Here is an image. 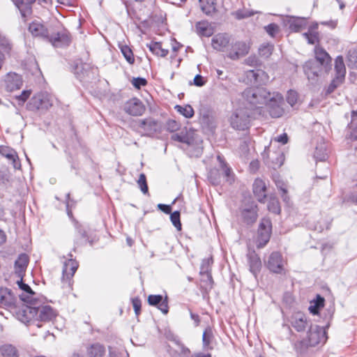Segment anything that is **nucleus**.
Here are the masks:
<instances>
[{
    "label": "nucleus",
    "mask_w": 357,
    "mask_h": 357,
    "mask_svg": "<svg viewBox=\"0 0 357 357\" xmlns=\"http://www.w3.org/2000/svg\"><path fill=\"white\" fill-rule=\"evenodd\" d=\"M0 307L9 311L17 320L27 321L24 315H22L29 310L27 304L20 302L12 290L7 287H0Z\"/></svg>",
    "instance_id": "obj_2"
},
{
    "label": "nucleus",
    "mask_w": 357,
    "mask_h": 357,
    "mask_svg": "<svg viewBox=\"0 0 357 357\" xmlns=\"http://www.w3.org/2000/svg\"><path fill=\"white\" fill-rule=\"evenodd\" d=\"M326 339V332L324 327L312 325L307 331L306 337L302 340L298 344L301 348L312 347L320 343H324Z\"/></svg>",
    "instance_id": "obj_5"
},
{
    "label": "nucleus",
    "mask_w": 357,
    "mask_h": 357,
    "mask_svg": "<svg viewBox=\"0 0 357 357\" xmlns=\"http://www.w3.org/2000/svg\"><path fill=\"white\" fill-rule=\"evenodd\" d=\"M47 40L54 47H65L71 43V36L69 31L66 29L57 31L56 33H50Z\"/></svg>",
    "instance_id": "obj_9"
},
{
    "label": "nucleus",
    "mask_w": 357,
    "mask_h": 357,
    "mask_svg": "<svg viewBox=\"0 0 357 357\" xmlns=\"http://www.w3.org/2000/svg\"><path fill=\"white\" fill-rule=\"evenodd\" d=\"M267 207L268 211L273 213L279 214L280 213L279 202L274 198L270 199Z\"/></svg>",
    "instance_id": "obj_50"
},
{
    "label": "nucleus",
    "mask_w": 357,
    "mask_h": 357,
    "mask_svg": "<svg viewBox=\"0 0 357 357\" xmlns=\"http://www.w3.org/2000/svg\"><path fill=\"white\" fill-rule=\"evenodd\" d=\"M146 46L149 50L156 56L165 57L169 53L168 50L162 47V45L160 42H151L147 44Z\"/></svg>",
    "instance_id": "obj_32"
},
{
    "label": "nucleus",
    "mask_w": 357,
    "mask_h": 357,
    "mask_svg": "<svg viewBox=\"0 0 357 357\" xmlns=\"http://www.w3.org/2000/svg\"><path fill=\"white\" fill-rule=\"evenodd\" d=\"M121 51L128 63L130 64H133L135 63L132 51L128 45H122L121 47Z\"/></svg>",
    "instance_id": "obj_46"
},
{
    "label": "nucleus",
    "mask_w": 357,
    "mask_h": 357,
    "mask_svg": "<svg viewBox=\"0 0 357 357\" xmlns=\"http://www.w3.org/2000/svg\"><path fill=\"white\" fill-rule=\"evenodd\" d=\"M137 184L143 194L149 195V188L144 174H140L137 180Z\"/></svg>",
    "instance_id": "obj_49"
},
{
    "label": "nucleus",
    "mask_w": 357,
    "mask_h": 357,
    "mask_svg": "<svg viewBox=\"0 0 357 357\" xmlns=\"http://www.w3.org/2000/svg\"><path fill=\"white\" fill-rule=\"evenodd\" d=\"M17 284L19 288L23 291L19 296L20 300L24 303H29V305H35V302L37 301L35 298L36 293L27 284L23 282V278H20V280L17 281Z\"/></svg>",
    "instance_id": "obj_17"
},
{
    "label": "nucleus",
    "mask_w": 357,
    "mask_h": 357,
    "mask_svg": "<svg viewBox=\"0 0 357 357\" xmlns=\"http://www.w3.org/2000/svg\"><path fill=\"white\" fill-rule=\"evenodd\" d=\"M267 33L271 37H274L280 31L279 26L275 23L269 24L264 27Z\"/></svg>",
    "instance_id": "obj_54"
},
{
    "label": "nucleus",
    "mask_w": 357,
    "mask_h": 357,
    "mask_svg": "<svg viewBox=\"0 0 357 357\" xmlns=\"http://www.w3.org/2000/svg\"><path fill=\"white\" fill-rule=\"evenodd\" d=\"M132 306H133L135 314L139 315V314L141 312V306H142L140 299L138 298H134L132 299Z\"/></svg>",
    "instance_id": "obj_60"
},
{
    "label": "nucleus",
    "mask_w": 357,
    "mask_h": 357,
    "mask_svg": "<svg viewBox=\"0 0 357 357\" xmlns=\"http://www.w3.org/2000/svg\"><path fill=\"white\" fill-rule=\"evenodd\" d=\"M250 271L256 277L261 267V261L258 255L255 252H249L247 255Z\"/></svg>",
    "instance_id": "obj_25"
},
{
    "label": "nucleus",
    "mask_w": 357,
    "mask_h": 357,
    "mask_svg": "<svg viewBox=\"0 0 357 357\" xmlns=\"http://www.w3.org/2000/svg\"><path fill=\"white\" fill-rule=\"evenodd\" d=\"M105 354L104 346L100 344H92L88 349V355L89 357H103Z\"/></svg>",
    "instance_id": "obj_36"
},
{
    "label": "nucleus",
    "mask_w": 357,
    "mask_h": 357,
    "mask_svg": "<svg viewBox=\"0 0 357 357\" xmlns=\"http://www.w3.org/2000/svg\"><path fill=\"white\" fill-rule=\"evenodd\" d=\"M347 57L349 67L357 68V49L349 50Z\"/></svg>",
    "instance_id": "obj_47"
},
{
    "label": "nucleus",
    "mask_w": 357,
    "mask_h": 357,
    "mask_svg": "<svg viewBox=\"0 0 357 357\" xmlns=\"http://www.w3.org/2000/svg\"><path fill=\"white\" fill-rule=\"evenodd\" d=\"M211 45L213 49L227 53L230 45V37L225 33L215 34L212 38Z\"/></svg>",
    "instance_id": "obj_15"
},
{
    "label": "nucleus",
    "mask_w": 357,
    "mask_h": 357,
    "mask_svg": "<svg viewBox=\"0 0 357 357\" xmlns=\"http://www.w3.org/2000/svg\"><path fill=\"white\" fill-rule=\"evenodd\" d=\"M255 12L248 10H238L235 12L234 16L238 20H242L254 15Z\"/></svg>",
    "instance_id": "obj_55"
},
{
    "label": "nucleus",
    "mask_w": 357,
    "mask_h": 357,
    "mask_svg": "<svg viewBox=\"0 0 357 357\" xmlns=\"http://www.w3.org/2000/svg\"><path fill=\"white\" fill-rule=\"evenodd\" d=\"M124 110L132 116H141L144 113L145 107L139 99L134 98L126 102Z\"/></svg>",
    "instance_id": "obj_20"
},
{
    "label": "nucleus",
    "mask_w": 357,
    "mask_h": 357,
    "mask_svg": "<svg viewBox=\"0 0 357 357\" xmlns=\"http://www.w3.org/2000/svg\"><path fill=\"white\" fill-rule=\"evenodd\" d=\"M241 216L247 224L254 223L257 218V206L252 202L245 206L241 210Z\"/></svg>",
    "instance_id": "obj_21"
},
{
    "label": "nucleus",
    "mask_w": 357,
    "mask_h": 357,
    "mask_svg": "<svg viewBox=\"0 0 357 357\" xmlns=\"http://www.w3.org/2000/svg\"><path fill=\"white\" fill-rule=\"evenodd\" d=\"M29 31L33 36L46 40L50 33V30L46 27V26L39 20H34L29 24Z\"/></svg>",
    "instance_id": "obj_16"
},
{
    "label": "nucleus",
    "mask_w": 357,
    "mask_h": 357,
    "mask_svg": "<svg viewBox=\"0 0 357 357\" xmlns=\"http://www.w3.org/2000/svg\"><path fill=\"white\" fill-rule=\"evenodd\" d=\"M253 192L259 202H265L266 198V186L263 180L260 178L255 179L253 183Z\"/></svg>",
    "instance_id": "obj_26"
},
{
    "label": "nucleus",
    "mask_w": 357,
    "mask_h": 357,
    "mask_svg": "<svg viewBox=\"0 0 357 357\" xmlns=\"http://www.w3.org/2000/svg\"><path fill=\"white\" fill-rule=\"evenodd\" d=\"M15 4L19 9L22 17L25 18L31 13V6H29V3L24 2L23 0H15Z\"/></svg>",
    "instance_id": "obj_41"
},
{
    "label": "nucleus",
    "mask_w": 357,
    "mask_h": 357,
    "mask_svg": "<svg viewBox=\"0 0 357 357\" xmlns=\"http://www.w3.org/2000/svg\"><path fill=\"white\" fill-rule=\"evenodd\" d=\"M0 354L3 357H18L17 349L10 344H5L0 346Z\"/></svg>",
    "instance_id": "obj_35"
},
{
    "label": "nucleus",
    "mask_w": 357,
    "mask_h": 357,
    "mask_svg": "<svg viewBox=\"0 0 357 357\" xmlns=\"http://www.w3.org/2000/svg\"><path fill=\"white\" fill-rule=\"evenodd\" d=\"M292 326L298 331H303L307 326V320L304 315H297L291 323Z\"/></svg>",
    "instance_id": "obj_37"
},
{
    "label": "nucleus",
    "mask_w": 357,
    "mask_h": 357,
    "mask_svg": "<svg viewBox=\"0 0 357 357\" xmlns=\"http://www.w3.org/2000/svg\"><path fill=\"white\" fill-rule=\"evenodd\" d=\"M314 54L315 59L306 61L303 66L304 73L309 80H314L322 68H326L331 62L329 54L320 47H315Z\"/></svg>",
    "instance_id": "obj_3"
},
{
    "label": "nucleus",
    "mask_w": 357,
    "mask_h": 357,
    "mask_svg": "<svg viewBox=\"0 0 357 357\" xmlns=\"http://www.w3.org/2000/svg\"><path fill=\"white\" fill-rule=\"evenodd\" d=\"M271 93L264 87H251L245 89L242 96L251 106L260 108L268 102Z\"/></svg>",
    "instance_id": "obj_4"
},
{
    "label": "nucleus",
    "mask_w": 357,
    "mask_h": 357,
    "mask_svg": "<svg viewBox=\"0 0 357 357\" xmlns=\"http://www.w3.org/2000/svg\"><path fill=\"white\" fill-rule=\"evenodd\" d=\"M22 78L21 75L15 73H8L3 80L2 85L9 92L20 89L22 86Z\"/></svg>",
    "instance_id": "obj_14"
},
{
    "label": "nucleus",
    "mask_w": 357,
    "mask_h": 357,
    "mask_svg": "<svg viewBox=\"0 0 357 357\" xmlns=\"http://www.w3.org/2000/svg\"><path fill=\"white\" fill-rule=\"evenodd\" d=\"M246 77L254 84L265 85L269 81L268 75L261 69L248 70Z\"/></svg>",
    "instance_id": "obj_18"
},
{
    "label": "nucleus",
    "mask_w": 357,
    "mask_h": 357,
    "mask_svg": "<svg viewBox=\"0 0 357 357\" xmlns=\"http://www.w3.org/2000/svg\"><path fill=\"white\" fill-rule=\"evenodd\" d=\"M317 29V24H316L314 26L311 27L310 29L303 34V36L307 40V43L311 45L315 44L319 39V33L316 31Z\"/></svg>",
    "instance_id": "obj_38"
},
{
    "label": "nucleus",
    "mask_w": 357,
    "mask_h": 357,
    "mask_svg": "<svg viewBox=\"0 0 357 357\" xmlns=\"http://www.w3.org/2000/svg\"><path fill=\"white\" fill-rule=\"evenodd\" d=\"M335 78L344 81L346 74V68L344 66L343 57L338 56L335 61Z\"/></svg>",
    "instance_id": "obj_31"
},
{
    "label": "nucleus",
    "mask_w": 357,
    "mask_h": 357,
    "mask_svg": "<svg viewBox=\"0 0 357 357\" xmlns=\"http://www.w3.org/2000/svg\"><path fill=\"white\" fill-rule=\"evenodd\" d=\"M284 24L293 32H298L307 26V18L294 16H287Z\"/></svg>",
    "instance_id": "obj_22"
},
{
    "label": "nucleus",
    "mask_w": 357,
    "mask_h": 357,
    "mask_svg": "<svg viewBox=\"0 0 357 357\" xmlns=\"http://www.w3.org/2000/svg\"><path fill=\"white\" fill-rule=\"evenodd\" d=\"M314 157L317 160L324 161L327 158L326 149L324 145L316 147Z\"/></svg>",
    "instance_id": "obj_44"
},
{
    "label": "nucleus",
    "mask_w": 357,
    "mask_h": 357,
    "mask_svg": "<svg viewBox=\"0 0 357 357\" xmlns=\"http://www.w3.org/2000/svg\"><path fill=\"white\" fill-rule=\"evenodd\" d=\"M283 102V97L282 96L276 92H273L271 95V98H268V102L266 103V105L268 107V112L270 115L273 118L280 117L284 110L282 107V104Z\"/></svg>",
    "instance_id": "obj_10"
},
{
    "label": "nucleus",
    "mask_w": 357,
    "mask_h": 357,
    "mask_svg": "<svg viewBox=\"0 0 357 357\" xmlns=\"http://www.w3.org/2000/svg\"><path fill=\"white\" fill-rule=\"evenodd\" d=\"M324 298L319 295L317 296L316 299L311 303L310 306L309 307V311L312 314H317L321 308L324 307Z\"/></svg>",
    "instance_id": "obj_39"
},
{
    "label": "nucleus",
    "mask_w": 357,
    "mask_h": 357,
    "mask_svg": "<svg viewBox=\"0 0 357 357\" xmlns=\"http://www.w3.org/2000/svg\"><path fill=\"white\" fill-rule=\"evenodd\" d=\"M217 159L222 167L227 181L229 183H232L234 181V174H233L231 168L227 166L222 156L218 155Z\"/></svg>",
    "instance_id": "obj_33"
},
{
    "label": "nucleus",
    "mask_w": 357,
    "mask_h": 357,
    "mask_svg": "<svg viewBox=\"0 0 357 357\" xmlns=\"http://www.w3.org/2000/svg\"><path fill=\"white\" fill-rule=\"evenodd\" d=\"M349 128L351 130V135L354 139H357V112H351V120L349 123Z\"/></svg>",
    "instance_id": "obj_48"
},
{
    "label": "nucleus",
    "mask_w": 357,
    "mask_h": 357,
    "mask_svg": "<svg viewBox=\"0 0 357 357\" xmlns=\"http://www.w3.org/2000/svg\"><path fill=\"white\" fill-rule=\"evenodd\" d=\"M69 259L63 261L62 281L68 283L70 287L71 279L78 268V263L72 258L71 254H69Z\"/></svg>",
    "instance_id": "obj_12"
},
{
    "label": "nucleus",
    "mask_w": 357,
    "mask_h": 357,
    "mask_svg": "<svg viewBox=\"0 0 357 357\" xmlns=\"http://www.w3.org/2000/svg\"><path fill=\"white\" fill-rule=\"evenodd\" d=\"M252 116L248 109H236L230 117V123L233 128L245 130L250 127Z\"/></svg>",
    "instance_id": "obj_6"
},
{
    "label": "nucleus",
    "mask_w": 357,
    "mask_h": 357,
    "mask_svg": "<svg viewBox=\"0 0 357 357\" xmlns=\"http://www.w3.org/2000/svg\"><path fill=\"white\" fill-rule=\"evenodd\" d=\"M194 84L197 86H202L205 84L204 77L200 75H197L194 78Z\"/></svg>",
    "instance_id": "obj_62"
},
{
    "label": "nucleus",
    "mask_w": 357,
    "mask_h": 357,
    "mask_svg": "<svg viewBox=\"0 0 357 357\" xmlns=\"http://www.w3.org/2000/svg\"><path fill=\"white\" fill-rule=\"evenodd\" d=\"M171 139L174 141H176L187 144H190L191 142V139L188 137L187 133L183 131L181 132L174 133L172 135Z\"/></svg>",
    "instance_id": "obj_43"
},
{
    "label": "nucleus",
    "mask_w": 357,
    "mask_h": 357,
    "mask_svg": "<svg viewBox=\"0 0 357 357\" xmlns=\"http://www.w3.org/2000/svg\"><path fill=\"white\" fill-rule=\"evenodd\" d=\"M166 126L168 131L174 132L179 130L180 124L175 120L169 119L167 121Z\"/></svg>",
    "instance_id": "obj_56"
},
{
    "label": "nucleus",
    "mask_w": 357,
    "mask_h": 357,
    "mask_svg": "<svg viewBox=\"0 0 357 357\" xmlns=\"http://www.w3.org/2000/svg\"><path fill=\"white\" fill-rule=\"evenodd\" d=\"M139 127L143 130L142 135L153 136L160 130L161 126L158 121L149 117L139 120Z\"/></svg>",
    "instance_id": "obj_13"
},
{
    "label": "nucleus",
    "mask_w": 357,
    "mask_h": 357,
    "mask_svg": "<svg viewBox=\"0 0 357 357\" xmlns=\"http://www.w3.org/2000/svg\"><path fill=\"white\" fill-rule=\"evenodd\" d=\"M31 93V90H24L20 96L16 97V98L19 101V104L20 105L24 104L26 102V100L29 98Z\"/></svg>",
    "instance_id": "obj_57"
},
{
    "label": "nucleus",
    "mask_w": 357,
    "mask_h": 357,
    "mask_svg": "<svg viewBox=\"0 0 357 357\" xmlns=\"http://www.w3.org/2000/svg\"><path fill=\"white\" fill-rule=\"evenodd\" d=\"M150 305L157 307L163 314L169 311L167 297L163 298L162 295H150L148 297Z\"/></svg>",
    "instance_id": "obj_23"
},
{
    "label": "nucleus",
    "mask_w": 357,
    "mask_h": 357,
    "mask_svg": "<svg viewBox=\"0 0 357 357\" xmlns=\"http://www.w3.org/2000/svg\"><path fill=\"white\" fill-rule=\"evenodd\" d=\"M27 308L29 310H26L25 313H22V315H24V319L27 321L20 319V321L26 325L35 324L39 326L36 322L52 321L57 316V311L55 309L48 305H37V301L35 302V305H27Z\"/></svg>",
    "instance_id": "obj_1"
},
{
    "label": "nucleus",
    "mask_w": 357,
    "mask_h": 357,
    "mask_svg": "<svg viewBox=\"0 0 357 357\" xmlns=\"http://www.w3.org/2000/svg\"><path fill=\"white\" fill-rule=\"evenodd\" d=\"M213 261L212 257L205 258L202 260L201 266H200V271L199 273L202 276H206L207 281L209 284L211 285L213 283V278L211 273V265L213 264Z\"/></svg>",
    "instance_id": "obj_29"
},
{
    "label": "nucleus",
    "mask_w": 357,
    "mask_h": 357,
    "mask_svg": "<svg viewBox=\"0 0 357 357\" xmlns=\"http://www.w3.org/2000/svg\"><path fill=\"white\" fill-rule=\"evenodd\" d=\"M29 264V257L26 254H21L15 261V273L18 278H23Z\"/></svg>",
    "instance_id": "obj_24"
},
{
    "label": "nucleus",
    "mask_w": 357,
    "mask_h": 357,
    "mask_svg": "<svg viewBox=\"0 0 357 357\" xmlns=\"http://www.w3.org/2000/svg\"><path fill=\"white\" fill-rule=\"evenodd\" d=\"M287 101L291 106L294 107L298 100V93L296 91L289 90L287 95Z\"/></svg>",
    "instance_id": "obj_53"
},
{
    "label": "nucleus",
    "mask_w": 357,
    "mask_h": 357,
    "mask_svg": "<svg viewBox=\"0 0 357 357\" xmlns=\"http://www.w3.org/2000/svg\"><path fill=\"white\" fill-rule=\"evenodd\" d=\"M272 231V223L269 218H262L257 231V246L264 248L269 241Z\"/></svg>",
    "instance_id": "obj_8"
},
{
    "label": "nucleus",
    "mask_w": 357,
    "mask_h": 357,
    "mask_svg": "<svg viewBox=\"0 0 357 357\" xmlns=\"http://www.w3.org/2000/svg\"><path fill=\"white\" fill-rule=\"evenodd\" d=\"M273 180L277 188L282 192V197L283 198V200L287 202L289 198L287 196V190L285 183L280 179L279 175L273 176Z\"/></svg>",
    "instance_id": "obj_42"
},
{
    "label": "nucleus",
    "mask_w": 357,
    "mask_h": 357,
    "mask_svg": "<svg viewBox=\"0 0 357 357\" xmlns=\"http://www.w3.org/2000/svg\"><path fill=\"white\" fill-rule=\"evenodd\" d=\"M158 208L166 214H169L172 212V207L169 205L158 204Z\"/></svg>",
    "instance_id": "obj_63"
},
{
    "label": "nucleus",
    "mask_w": 357,
    "mask_h": 357,
    "mask_svg": "<svg viewBox=\"0 0 357 357\" xmlns=\"http://www.w3.org/2000/svg\"><path fill=\"white\" fill-rule=\"evenodd\" d=\"M268 161L267 162L269 165L273 169L278 168L283 165L284 156L280 151L277 153H268Z\"/></svg>",
    "instance_id": "obj_30"
},
{
    "label": "nucleus",
    "mask_w": 357,
    "mask_h": 357,
    "mask_svg": "<svg viewBox=\"0 0 357 357\" xmlns=\"http://www.w3.org/2000/svg\"><path fill=\"white\" fill-rule=\"evenodd\" d=\"M197 33L200 36L209 37L213 34L214 29L206 20L197 22L195 24Z\"/></svg>",
    "instance_id": "obj_28"
},
{
    "label": "nucleus",
    "mask_w": 357,
    "mask_h": 357,
    "mask_svg": "<svg viewBox=\"0 0 357 357\" xmlns=\"http://www.w3.org/2000/svg\"><path fill=\"white\" fill-rule=\"evenodd\" d=\"M212 334L211 331H205L202 335L203 345L204 347H208L211 342Z\"/></svg>",
    "instance_id": "obj_59"
},
{
    "label": "nucleus",
    "mask_w": 357,
    "mask_h": 357,
    "mask_svg": "<svg viewBox=\"0 0 357 357\" xmlns=\"http://www.w3.org/2000/svg\"><path fill=\"white\" fill-rule=\"evenodd\" d=\"M342 80L341 79H339L337 78H334L331 83L329 84V86L327 87V89H326V91H325V95L326 96H328L329 94H331V93H333L335 89L339 86L342 83Z\"/></svg>",
    "instance_id": "obj_52"
},
{
    "label": "nucleus",
    "mask_w": 357,
    "mask_h": 357,
    "mask_svg": "<svg viewBox=\"0 0 357 357\" xmlns=\"http://www.w3.org/2000/svg\"><path fill=\"white\" fill-rule=\"evenodd\" d=\"M284 261L282 255L278 252H272L267 261L268 268L275 273H280L283 271Z\"/></svg>",
    "instance_id": "obj_19"
},
{
    "label": "nucleus",
    "mask_w": 357,
    "mask_h": 357,
    "mask_svg": "<svg viewBox=\"0 0 357 357\" xmlns=\"http://www.w3.org/2000/svg\"><path fill=\"white\" fill-rule=\"evenodd\" d=\"M273 50V45L270 43H264L259 48V54L260 56L268 58L269 57Z\"/></svg>",
    "instance_id": "obj_45"
},
{
    "label": "nucleus",
    "mask_w": 357,
    "mask_h": 357,
    "mask_svg": "<svg viewBox=\"0 0 357 357\" xmlns=\"http://www.w3.org/2000/svg\"><path fill=\"white\" fill-rule=\"evenodd\" d=\"M201 10L207 15L215 11V0H199Z\"/></svg>",
    "instance_id": "obj_34"
},
{
    "label": "nucleus",
    "mask_w": 357,
    "mask_h": 357,
    "mask_svg": "<svg viewBox=\"0 0 357 357\" xmlns=\"http://www.w3.org/2000/svg\"><path fill=\"white\" fill-rule=\"evenodd\" d=\"M274 141L280 143L284 145L286 144L289 141V137L287 133L284 132L275 137H274Z\"/></svg>",
    "instance_id": "obj_61"
},
{
    "label": "nucleus",
    "mask_w": 357,
    "mask_h": 357,
    "mask_svg": "<svg viewBox=\"0 0 357 357\" xmlns=\"http://www.w3.org/2000/svg\"><path fill=\"white\" fill-rule=\"evenodd\" d=\"M249 50L250 46L247 43L244 41H236L235 43L230 44L226 56L232 60H237L246 55Z\"/></svg>",
    "instance_id": "obj_11"
},
{
    "label": "nucleus",
    "mask_w": 357,
    "mask_h": 357,
    "mask_svg": "<svg viewBox=\"0 0 357 357\" xmlns=\"http://www.w3.org/2000/svg\"><path fill=\"white\" fill-rule=\"evenodd\" d=\"M0 154L11 160L15 169L20 168L21 165L18 160V156L15 150L10 149L8 146H0Z\"/></svg>",
    "instance_id": "obj_27"
},
{
    "label": "nucleus",
    "mask_w": 357,
    "mask_h": 357,
    "mask_svg": "<svg viewBox=\"0 0 357 357\" xmlns=\"http://www.w3.org/2000/svg\"><path fill=\"white\" fill-rule=\"evenodd\" d=\"M245 62L247 64L250 66H255L257 65L258 60L255 56H249L246 60Z\"/></svg>",
    "instance_id": "obj_64"
},
{
    "label": "nucleus",
    "mask_w": 357,
    "mask_h": 357,
    "mask_svg": "<svg viewBox=\"0 0 357 357\" xmlns=\"http://www.w3.org/2000/svg\"><path fill=\"white\" fill-rule=\"evenodd\" d=\"M53 97L47 92L34 95L30 100L28 107L30 110L47 109L52 106Z\"/></svg>",
    "instance_id": "obj_7"
},
{
    "label": "nucleus",
    "mask_w": 357,
    "mask_h": 357,
    "mask_svg": "<svg viewBox=\"0 0 357 357\" xmlns=\"http://www.w3.org/2000/svg\"><path fill=\"white\" fill-rule=\"evenodd\" d=\"M132 84L135 88L139 89L142 86L146 85L147 81L146 79L142 78V77H136V78H133V79L132 81Z\"/></svg>",
    "instance_id": "obj_58"
},
{
    "label": "nucleus",
    "mask_w": 357,
    "mask_h": 357,
    "mask_svg": "<svg viewBox=\"0 0 357 357\" xmlns=\"http://www.w3.org/2000/svg\"><path fill=\"white\" fill-rule=\"evenodd\" d=\"M170 214V220L172 222V225L178 229H181V223L180 220V212L178 211L171 212Z\"/></svg>",
    "instance_id": "obj_51"
},
{
    "label": "nucleus",
    "mask_w": 357,
    "mask_h": 357,
    "mask_svg": "<svg viewBox=\"0 0 357 357\" xmlns=\"http://www.w3.org/2000/svg\"><path fill=\"white\" fill-rule=\"evenodd\" d=\"M174 109L178 113L188 119L192 118L195 114L193 108L190 105L185 106L177 105L174 107Z\"/></svg>",
    "instance_id": "obj_40"
}]
</instances>
